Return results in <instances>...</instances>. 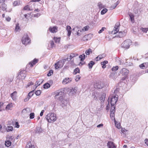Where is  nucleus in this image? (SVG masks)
I'll list each match as a JSON object with an SVG mask.
<instances>
[{
	"label": "nucleus",
	"mask_w": 148,
	"mask_h": 148,
	"mask_svg": "<svg viewBox=\"0 0 148 148\" xmlns=\"http://www.w3.org/2000/svg\"><path fill=\"white\" fill-rule=\"evenodd\" d=\"M46 118L49 123H51L52 121L54 122L56 120V115L55 114L49 113L46 116Z\"/></svg>",
	"instance_id": "f257e3e1"
},
{
	"label": "nucleus",
	"mask_w": 148,
	"mask_h": 148,
	"mask_svg": "<svg viewBox=\"0 0 148 148\" xmlns=\"http://www.w3.org/2000/svg\"><path fill=\"white\" fill-rule=\"evenodd\" d=\"M74 33L78 36H79L82 35V32L83 31L81 27L75 26L73 29Z\"/></svg>",
	"instance_id": "f03ea898"
},
{
	"label": "nucleus",
	"mask_w": 148,
	"mask_h": 148,
	"mask_svg": "<svg viewBox=\"0 0 148 148\" xmlns=\"http://www.w3.org/2000/svg\"><path fill=\"white\" fill-rule=\"evenodd\" d=\"M22 43L25 45L29 44L30 42V40L27 34H25L22 38Z\"/></svg>",
	"instance_id": "7ed1b4c3"
},
{
	"label": "nucleus",
	"mask_w": 148,
	"mask_h": 148,
	"mask_svg": "<svg viewBox=\"0 0 148 148\" xmlns=\"http://www.w3.org/2000/svg\"><path fill=\"white\" fill-rule=\"evenodd\" d=\"M131 43L132 41L130 40H126L122 44L121 47L124 49H127L129 48Z\"/></svg>",
	"instance_id": "20e7f679"
},
{
	"label": "nucleus",
	"mask_w": 148,
	"mask_h": 148,
	"mask_svg": "<svg viewBox=\"0 0 148 148\" xmlns=\"http://www.w3.org/2000/svg\"><path fill=\"white\" fill-rule=\"evenodd\" d=\"M66 61L65 59L59 61L55 64V68L56 69L62 67L64 65L65 62Z\"/></svg>",
	"instance_id": "39448f33"
},
{
	"label": "nucleus",
	"mask_w": 148,
	"mask_h": 148,
	"mask_svg": "<svg viewBox=\"0 0 148 148\" xmlns=\"http://www.w3.org/2000/svg\"><path fill=\"white\" fill-rule=\"evenodd\" d=\"M63 92H62L61 90H58L57 91L55 92V98H59V99L61 100L63 99Z\"/></svg>",
	"instance_id": "423d86ee"
},
{
	"label": "nucleus",
	"mask_w": 148,
	"mask_h": 148,
	"mask_svg": "<svg viewBox=\"0 0 148 148\" xmlns=\"http://www.w3.org/2000/svg\"><path fill=\"white\" fill-rule=\"evenodd\" d=\"M119 73V74L122 75L126 77L129 73V71L125 68H123L121 70Z\"/></svg>",
	"instance_id": "0eeeda50"
},
{
	"label": "nucleus",
	"mask_w": 148,
	"mask_h": 148,
	"mask_svg": "<svg viewBox=\"0 0 148 148\" xmlns=\"http://www.w3.org/2000/svg\"><path fill=\"white\" fill-rule=\"evenodd\" d=\"M118 95L114 96L112 97L111 101L110 104L111 106H114L118 100Z\"/></svg>",
	"instance_id": "6e6552de"
},
{
	"label": "nucleus",
	"mask_w": 148,
	"mask_h": 148,
	"mask_svg": "<svg viewBox=\"0 0 148 148\" xmlns=\"http://www.w3.org/2000/svg\"><path fill=\"white\" fill-rule=\"evenodd\" d=\"M119 23H116L114 27V29L112 32V34H114L118 33V32L119 30Z\"/></svg>",
	"instance_id": "1a4fd4ad"
},
{
	"label": "nucleus",
	"mask_w": 148,
	"mask_h": 148,
	"mask_svg": "<svg viewBox=\"0 0 148 148\" xmlns=\"http://www.w3.org/2000/svg\"><path fill=\"white\" fill-rule=\"evenodd\" d=\"M77 92V90L75 88H68L67 90V93L70 95H75Z\"/></svg>",
	"instance_id": "9d476101"
},
{
	"label": "nucleus",
	"mask_w": 148,
	"mask_h": 148,
	"mask_svg": "<svg viewBox=\"0 0 148 148\" xmlns=\"http://www.w3.org/2000/svg\"><path fill=\"white\" fill-rule=\"evenodd\" d=\"M104 86L103 83L101 82H99L95 84V87L97 89H101Z\"/></svg>",
	"instance_id": "9b49d317"
},
{
	"label": "nucleus",
	"mask_w": 148,
	"mask_h": 148,
	"mask_svg": "<svg viewBox=\"0 0 148 148\" xmlns=\"http://www.w3.org/2000/svg\"><path fill=\"white\" fill-rule=\"evenodd\" d=\"M58 27L57 26L50 27L49 28V31L53 33H55L58 31Z\"/></svg>",
	"instance_id": "f8f14e48"
},
{
	"label": "nucleus",
	"mask_w": 148,
	"mask_h": 148,
	"mask_svg": "<svg viewBox=\"0 0 148 148\" xmlns=\"http://www.w3.org/2000/svg\"><path fill=\"white\" fill-rule=\"evenodd\" d=\"M34 94V90H33L30 92L28 94L27 97L24 99L25 102L27 101Z\"/></svg>",
	"instance_id": "ddd939ff"
},
{
	"label": "nucleus",
	"mask_w": 148,
	"mask_h": 148,
	"mask_svg": "<svg viewBox=\"0 0 148 148\" xmlns=\"http://www.w3.org/2000/svg\"><path fill=\"white\" fill-rule=\"evenodd\" d=\"M126 32L125 31L123 32L120 31L118 32L117 34H116V36L117 37L121 38L125 36L126 34Z\"/></svg>",
	"instance_id": "4468645a"
},
{
	"label": "nucleus",
	"mask_w": 148,
	"mask_h": 148,
	"mask_svg": "<svg viewBox=\"0 0 148 148\" xmlns=\"http://www.w3.org/2000/svg\"><path fill=\"white\" fill-rule=\"evenodd\" d=\"M107 146L108 148H116V147L114 144L111 141H109L108 143Z\"/></svg>",
	"instance_id": "2eb2a0df"
},
{
	"label": "nucleus",
	"mask_w": 148,
	"mask_h": 148,
	"mask_svg": "<svg viewBox=\"0 0 148 148\" xmlns=\"http://www.w3.org/2000/svg\"><path fill=\"white\" fill-rule=\"evenodd\" d=\"M71 78H66L62 81V83L64 84H66L71 82Z\"/></svg>",
	"instance_id": "dca6fc26"
},
{
	"label": "nucleus",
	"mask_w": 148,
	"mask_h": 148,
	"mask_svg": "<svg viewBox=\"0 0 148 148\" xmlns=\"http://www.w3.org/2000/svg\"><path fill=\"white\" fill-rule=\"evenodd\" d=\"M106 56V55L104 53L100 54L96 57L95 60L97 61L98 60H100L101 59L105 57Z\"/></svg>",
	"instance_id": "f3484780"
},
{
	"label": "nucleus",
	"mask_w": 148,
	"mask_h": 148,
	"mask_svg": "<svg viewBox=\"0 0 148 148\" xmlns=\"http://www.w3.org/2000/svg\"><path fill=\"white\" fill-rule=\"evenodd\" d=\"M17 92L16 91H14L13 93L10 95V96L13 101H16L17 99Z\"/></svg>",
	"instance_id": "a211bd4d"
},
{
	"label": "nucleus",
	"mask_w": 148,
	"mask_h": 148,
	"mask_svg": "<svg viewBox=\"0 0 148 148\" xmlns=\"http://www.w3.org/2000/svg\"><path fill=\"white\" fill-rule=\"evenodd\" d=\"M71 28L70 26L67 25L66 26V30L68 32L67 36H70L71 35Z\"/></svg>",
	"instance_id": "6ab92c4d"
},
{
	"label": "nucleus",
	"mask_w": 148,
	"mask_h": 148,
	"mask_svg": "<svg viewBox=\"0 0 148 148\" xmlns=\"http://www.w3.org/2000/svg\"><path fill=\"white\" fill-rule=\"evenodd\" d=\"M31 112L30 109L29 108H27L24 109L22 111V112L23 114H24L26 113H29Z\"/></svg>",
	"instance_id": "aec40b11"
},
{
	"label": "nucleus",
	"mask_w": 148,
	"mask_h": 148,
	"mask_svg": "<svg viewBox=\"0 0 148 148\" xmlns=\"http://www.w3.org/2000/svg\"><path fill=\"white\" fill-rule=\"evenodd\" d=\"M75 54H71L69 56H68V58L65 59V60L66 61H70L71 59L73 58L75 56Z\"/></svg>",
	"instance_id": "412c9836"
},
{
	"label": "nucleus",
	"mask_w": 148,
	"mask_h": 148,
	"mask_svg": "<svg viewBox=\"0 0 148 148\" xmlns=\"http://www.w3.org/2000/svg\"><path fill=\"white\" fill-rule=\"evenodd\" d=\"M117 73L115 72L111 73L110 75V77L112 79H114L116 78V77Z\"/></svg>",
	"instance_id": "4be33fe9"
},
{
	"label": "nucleus",
	"mask_w": 148,
	"mask_h": 148,
	"mask_svg": "<svg viewBox=\"0 0 148 148\" xmlns=\"http://www.w3.org/2000/svg\"><path fill=\"white\" fill-rule=\"evenodd\" d=\"M43 80L42 79H40L38 81H37L36 83V87L35 88H36L38 86H39L40 85L42 82Z\"/></svg>",
	"instance_id": "5701e85b"
},
{
	"label": "nucleus",
	"mask_w": 148,
	"mask_h": 148,
	"mask_svg": "<svg viewBox=\"0 0 148 148\" xmlns=\"http://www.w3.org/2000/svg\"><path fill=\"white\" fill-rule=\"evenodd\" d=\"M38 62V60L36 59H34L33 61L29 63L31 67H32L34 65H35Z\"/></svg>",
	"instance_id": "b1692460"
},
{
	"label": "nucleus",
	"mask_w": 148,
	"mask_h": 148,
	"mask_svg": "<svg viewBox=\"0 0 148 148\" xmlns=\"http://www.w3.org/2000/svg\"><path fill=\"white\" fill-rule=\"evenodd\" d=\"M110 116L111 117V119L112 120H115V118H114V113L115 112V110H112L110 111Z\"/></svg>",
	"instance_id": "393cba45"
},
{
	"label": "nucleus",
	"mask_w": 148,
	"mask_h": 148,
	"mask_svg": "<svg viewBox=\"0 0 148 148\" xmlns=\"http://www.w3.org/2000/svg\"><path fill=\"white\" fill-rule=\"evenodd\" d=\"M95 62L93 61H90L88 64L89 68L91 69L92 68L93 66L95 64Z\"/></svg>",
	"instance_id": "a878e982"
},
{
	"label": "nucleus",
	"mask_w": 148,
	"mask_h": 148,
	"mask_svg": "<svg viewBox=\"0 0 148 148\" xmlns=\"http://www.w3.org/2000/svg\"><path fill=\"white\" fill-rule=\"evenodd\" d=\"M24 72H25V71H22L19 73L18 75H20L22 77L21 79H24L26 77L25 75L23 74Z\"/></svg>",
	"instance_id": "bb28decb"
},
{
	"label": "nucleus",
	"mask_w": 148,
	"mask_h": 148,
	"mask_svg": "<svg viewBox=\"0 0 148 148\" xmlns=\"http://www.w3.org/2000/svg\"><path fill=\"white\" fill-rule=\"evenodd\" d=\"M106 96V94L105 93H103L100 97V100L102 101H104Z\"/></svg>",
	"instance_id": "cd10ccee"
},
{
	"label": "nucleus",
	"mask_w": 148,
	"mask_h": 148,
	"mask_svg": "<svg viewBox=\"0 0 148 148\" xmlns=\"http://www.w3.org/2000/svg\"><path fill=\"white\" fill-rule=\"evenodd\" d=\"M108 63V61H107L105 60L103 62H101V64L102 65V68L103 69H104L106 67V64Z\"/></svg>",
	"instance_id": "c85d7f7f"
},
{
	"label": "nucleus",
	"mask_w": 148,
	"mask_h": 148,
	"mask_svg": "<svg viewBox=\"0 0 148 148\" xmlns=\"http://www.w3.org/2000/svg\"><path fill=\"white\" fill-rule=\"evenodd\" d=\"M13 106L12 103L8 104L5 108L6 110H9Z\"/></svg>",
	"instance_id": "c756f323"
},
{
	"label": "nucleus",
	"mask_w": 148,
	"mask_h": 148,
	"mask_svg": "<svg viewBox=\"0 0 148 148\" xmlns=\"http://www.w3.org/2000/svg\"><path fill=\"white\" fill-rule=\"evenodd\" d=\"M51 86L50 84L48 83H46L43 85V88L45 89H48Z\"/></svg>",
	"instance_id": "7c9ffc66"
},
{
	"label": "nucleus",
	"mask_w": 148,
	"mask_h": 148,
	"mask_svg": "<svg viewBox=\"0 0 148 148\" xmlns=\"http://www.w3.org/2000/svg\"><path fill=\"white\" fill-rule=\"evenodd\" d=\"M6 130L7 132H9L12 131L13 130V128L12 126H8L7 127Z\"/></svg>",
	"instance_id": "2f4dec72"
},
{
	"label": "nucleus",
	"mask_w": 148,
	"mask_h": 148,
	"mask_svg": "<svg viewBox=\"0 0 148 148\" xmlns=\"http://www.w3.org/2000/svg\"><path fill=\"white\" fill-rule=\"evenodd\" d=\"M129 16L130 17L131 22L133 23L134 22V16L133 14L132 13H130Z\"/></svg>",
	"instance_id": "473e14b6"
},
{
	"label": "nucleus",
	"mask_w": 148,
	"mask_h": 148,
	"mask_svg": "<svg viewBox=\"0 0 148 148\" xmlns=\"http://www.w3.org/2000/svg\"><path fill=\"white\" fill-rule=\"evenodd\" d=\"M79 72L80 71L79 69L78 68H77L74 70L73 74L74 75H76L77 73H79Z\"/></svg>",
	"instance_id": "72a5a7b5"
},
{
	"label": "nucleus",
	"mask_w": 148,
	"mask_h": 148,
	"mask_svg": "<svg viewBox=\"0 0 148 148\" xmlns=\"http://www.w3.org/2000/svg\"><path fill=\"white\" fill-rule=\"evenodd\" d=\"M90 53H92V49L90 48L88 49L85 51V53L86 55H88L90 54Z\"/></svg>",
	"instance_id": "f704fd0d"
},
{
	"label": "nucleus",
	"mask_w": 148,
	"mask_h": 148,
	"mask_svg": "<svg viewBox=\"0 0 148 148\" xmlns=\"http://www.w3.org/2000/svg\"><path fill=\"white\" fill-rule=\"evenodd\" d=\"M20 2L19 1H14L13 3V5L14 6L18 5L20 4Z\"/></svg>",
	"instance_id": "c9c22d12"
},
{
	"label": "nucleus",
	"mask_w": 148,
	"mask_h": 148,
	"mask_svg": "<svg viewBox=\"0 0 148 148\" xmlns=\"http://www.w3.org/2000/svg\"><path fill=\"white\" fill-rule=\"evenodd\" d=\"M114 123L116 127L118 129H119L121 127V125L120 123H118L117 121L114 120Z\"/></svg>",
	"instance_id": "e433bc0d"
},
{
	"label": "nucleus",
	"mask_w": 148,
	"mask_h": 148,
	"mask_svg": "<svg viewBox=\"0 0 148 148\" xmlns=\"http://www.w3.org/2000/svg\"><path fill=\"white\" fill-rule=\"evenodd\" d=\"M85 55L84 54H83L82 55H80L79 56V58H80L81 61H83L85 59Z\"/></svg>",
	"instance_id": "4c0bfd02"
},
{
	"label": "nucleus",
	"mask_w": 148,
	"mask_h": 148,
	"mask_svg": "<svg viewBox=\"0 0 148 148\" xmlns=\"http://www.w3.org/2000/svg\"><path fill=\"white\" fill-rule=\"evenodd\" d=\"M11 144V141L8 140L6 141L5 142V145L8 147L10 146Z\"/></svg>",
	"instance_id": "58836bf2"
},
{
	"label": "nucleus",
	"mask_w": 148,
	"mask_h": 148,
	"mask_svg": "<svg viewBox=\"0 0 148 148\" xmlns=\"http://www.w3.org/2000/svg\"><path fill=\"white\" fill-rule=\"evenodd\" d=\"M1 7L2 9L3 10H4L6 9L7 5L5 3H3L2 4Z\"/></svg>",
	"instance_id": "ea45409f"
},
{
	"label": "nucleus",
	"mask_w": 148,
	"mask_h": 148,
	"mask_svg": "<svg viewBox=\"0 0 148 148\" xmlns=\"http://www.w3.org/2000/svg\"><path fill=\"white\" fill-rule=\"evenodd\" d=\"M89 28V26L88 25H87L84 27L82 29L83 32L88 30Z\"/></svg>",
	"instance_id": "a19ab883"
},
{
	"label": "nucleus",
	"mask_w": 148,
	"mask_h": 148,
	"mask_svg": "<svg viewBox=\"0 0 148 148\" xmlns=\"http://www.w3.org/2000/svg\"><path fill=\"white\" fill-rule=\"evenodd\" d=\"M67 101H65L62 100L61 101V103H62L61 105L62 107L65 106L66 105Z\"/></svg>",
	"instance_id": "79ce46f5"
},
{
	"label": "nucleus",
	"mask_w": 148,
	"mask_h": 148,
	"mask_svg": "<svg viewBox=\"0 0 148 148\" xmlns=\"http://www.w3.org/2000/svg\"><path fill=\"white\" fill-rule=\"evenodd\" d=\"M108 10L106 8L103 9L101 12V14L102 15H103L106 13L107 11Z\"/></svg>",
	"instance_id": "37998d69"
},
{
	"label": "nucleus",
	"mask_w": 148,
	"mask_h": 148,
	"mask_svg": "<svg viewBox=\"0 0 148 148\" xmlns=\"http://www.w3.org/2000/svg\"><path fill=\"white\" fill-rule=\"evenodd\" d=\"M20 30V27L19 26L18 24H16L15 28V30L16 32L19 31Z\"/></svg>",
	"instance_id": "c03bdc74"
},
{
	"label": "nucleus",
	"mask_w": 148,
	"mask_h": 148,
	"mask_svg": "<svg viewBox=\"0 0 148 148\" xmlns=\"http://www.w3.org/2000/svg\"><path fill=\"white\" fill-rule=\"evenodd\" d=\"M141 30L143 32L146 33L148 31V28H141Z\"/></svg>",
	"instance_id": "a18cd8bd"
},
{
	"label": "nucleus",
	"mask_w": 148,
	"mask_h": 148,
	"mask_svg": "<svg viewBox=\"0 0 148 148\" xmlns=\"http://www.w3.org/2000/svg\"><path fill=\"white\" fill-rule=\"evenodd\" d=\"M118 68L119 67L118 66H113L112 69V70L113 71H115L118 69Z\"/></svg>",
	"instance_id": "49530a36"
},
{
	"label": "nucleus",
	"mask_w": 148,
	"mask_h": 148,
	"mask_svg": "<svg viewBox=\"0 0 148 148\" xmlns=\"http://www.w3.org/2000/svg\"><path fill=\"white\" fill-rule=\"evenodd\" d=\"M54 40L56 43H59L60 40L59 38H57L56 37H54Z\"/></svg>",
	"instance_id": "de8ad7c7"
},
{
	"label": "nucleus",
	"mask_w": 148,
	"mask_h": 148,
	"mask_svg": "<svg viewBox=\"0 0 148 148\" xmlns=\"http://www.w3.org/2000/svg\"><path fill=\"white\" fill-rule=\"evenodd\" d=\"M53 73V71L52 70H50L49 73L47 74V75L48 76H51Z\"/></svg>",
	"instance_id": "09e8293b"
},
{
	"label": "nucleus",
	"mask_w": 148,
	"mask_h": 148,
	"mask_svg": "<svg viewBox=\"0 0 148 148\" xmlns=\"http://www.w3.org/2000/svg\"><path fill=\"white\" fill-rule=\"evenodd\" d=\"M34 117V113H31L29 114V118L30 119H33Z\"/></svg>",
	"instance_id": "8fccbe9b"
},
{
	"label": "nucleus",
	"mask_w": 148,
	"mask_h": 148,
	"mask_svg": "<svg viewBox=\"0 0 148 148\" xmlns=\"http://www.w3.org/2000/svg\"><path fill=\"white\" fill-rule=\"evenodd\" d=\"M145 64H146L145 63L139 65V67L142 69H144L145 68Z\"/></svg>",
	"instance_id": "3c124183"
},
{
	"label": "nucleus",
	"mask_w": 148,
	"mask_h": 148,
	"mask_svg": "<svg viewBox=\"0 0 148 148\" xmlns=\"http://www.w3.org/2000/svg\"><path fill=\"white\" fill-rule=\"evenodd\" d=\"M41 93V91L40 90H38L35 92V94L37 96L39 95Z\"/></svg>",
	"instance_id": "603ef678"
},
{
	"label": "nucleus",
	"mask_w": 148,
	"mask_h": 148,
	"mask_svg": "<svg viewBox=\"0 0 148 148\" xmlns=\"http://www.w3.org/2000/svg\"><path fill=\"white\" fill-rule=\"evenodd\" d=\"M40 127H37L36 128V133H39L41 132V131L40 130Z\"/></svg>",
	"instance_id": "864d4df0"
},
{
	"label": "nucleus",
	"mask_w": 148,
	"mask_h": 148,
	"mask_svg": "<svg viewBox=\"0 0 148 148\" xmlns=\"http://www.w3.org/2000/svg\"><path fill=\"white\" fill-rule=\"evenodd\" d=\"M139 5L138 4V2L137 1H135L134 3V6L135 8H136V7H138Z\"/></svg>",
	"instance_id": "5fc2aeb1"
},
{
	"label": "nucleus",
	"mask_w": 148,
	"mask_h": 148,
	"mask_svg": "<svg viewBox=\"0 0 148 148\" xmlns=\"http://www.w3.org/2000/svg\"><path fill=\"white\" fill-rule=\"evenodd\" d=\"M80 78L81 77L79 75H77L75 77V79L76 81L77 82L79 81Z\"/></svg>",
	"instance_id": "6e6d98bb"
},
{
	"label": "nucleus",
	"mask_w": 148,
	"mask_h": 148,
	"mask_svg": "<svg viewBox=\"0 0 148 148\" xmlns=\"http://www.w3.org/2000/svg\"><path fill=\"white\" fill-rule=\"evenodd\" d=\"M98 5L99 8L101 9L103 7L102 4L101 2H99L98 4Z\"/></svg>",
	"instance_id": "4d7b16f0"
},
{
	"label": "nucleus",
	"mask_w": 148,
	"mask_h": 148,
	"mask_svg": "<svg viewBox=\"0 0 148 148\" xmlns=\"http://www.w3.org/2000/svg\"><path fill=\"white\" fill-rule=\"evenodd\" d=\"M51 45L52 47H55L56 46L54 44V42L53 41H52L51 42Z\"/></svg>",
	"instance_id": "13d9d810"
},
{
	"label": "nucleus",
	"mask_w": 148,
	"mask_h": 148,
	"mask_svg": "<svg viewBox=\"0 0 148 148\" xmlns=\"http://www.w3.org/2000/svg\"><path fill=\"white\" fill-rule=\"evenodd\" d=\"M106 28L105 27H102L101 29H100L99 31V33L100 34L102 33L103 31H104V29H105Z\"/></svg>",
	"instance_id": "bf43d9fd"
},
{
	"label": "nucleus",
	"mask_w": 148,
	"mask_h": 148,
	"mask_svg": "<svg viewBox=\"0 0 148 148\" xmlns=\"http://www.w3.org/2000/svg\"><path fill=\"white\" fill-rule=\"evenodd\" d=\"M127 131V130L124 128H122L121 129V132L123 133H125V132Z\"/></svg>",
	"instance_id": "052dcab7"
},
{
	"label": "nucleus",
	"mask_w": 148,
	"mask_h": 148,
	"mask_svg": "<svg viewBox=\"0 0 148 148\" xmlns=\"http://www.w3.org/2000/svg\"><path fill=\"white\" fill-rule=\"evenodd\" d=\"M24 9L25 10H29V6L28 5L25 6L24 7Z\"/></svg>",
	"instance_id": "680f3d73"
},
{
	"label": "nucleus",
	"mask_w": 148,
	"mask_h": 148,
	"mask_svg": "<svg viewBox=\"0 0 148 148\" xmlns=\"http://www.w3.org/2000/svg\"><path fill=\"white\" fill-rule=\"evenodd\" d=\"M5 19L7 21L9 22L10 21L11 18L10 17L8 16L7 17H6L5 18Z\"/></svg>",
	"instance_id": "e2e57ef3"
},
{
	"label": "nucleus",
	"mask_w": 148,
	"mask_h": 148,
	"mask_svg": "<svg viewBox=\"0 0 148 148\" xmlns=\"http://www.w3.org/2000/svg\"><path fill=\"white\" fill-rule=\"evenodd\" d=\"M115 110V107L114 106H111L110 111Z\"/></svg>",
	"instance_id": "0e129e2a"
},
{
	"label": "nucleus",
	"mask_w": 148,
	"mask_h": 148,
	"mask_svg": "<svg viewBox=\"0 0 148 148\" xmlns=\"http://www.w3.org/2000/svg\"><path fill=\"white\" fill-rule=\"evenodd\" d=\"M116 6V5L115 4V3H114L112 6L110 7V9L112 10L113 9L115 8Z\"/></svg>",
	"instance_id": "69168bd1"
},
{
	"label": "nucleus",
	"mask_w": 148,
	"mask_h": 148,
	"mask_svg": "<svg viewBox=\"0 0 148 148\" xmlns=\"http://www.w3.org/2000/svg\"><path fill=\"white\" fill-rule=\"evenodd\" d=\"M15 127L18 128L19 127V125H18V122H16Z\"/></svg>",
	"instance_id": "338daca9"
},
{
	"label": "nucleus",
	"mask_w": 148,
	"mask_h": 148,
	"mask_svg": "<svg viewBox=\"0 0 148 148\" xmlns=\"http://www.w3.org/2000/svg\"><path fill=\"white\" fill-rule=\"evenodd\" d=\"M29 148H35L34 146V145H32L31 143L29 145Z\"/></svg>",
	"instance_id": "774afa93"
}]
</instances>
